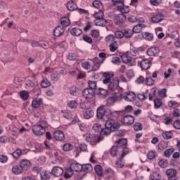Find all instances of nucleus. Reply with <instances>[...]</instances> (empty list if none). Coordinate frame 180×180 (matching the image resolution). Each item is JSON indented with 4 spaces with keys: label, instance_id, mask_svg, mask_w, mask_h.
Returning <instances> with one entry per match:
<instances>
[{
    "label": "nucleus",
    "instance_id": "nucleus-1",
    "mask_svg": "<svg viewBox=\"0 0 180 180\" xmlns=\"http://www.w3.org/2000/svg\"><path fill=\"white\" fill-rule=\"evenodd\" d=\"M96 116L98 119L105 122V126L107 129H110L112 131H116L120 127V124L117 122L120 117V111H112L105 105H101L97 108Z\"/></svg>",
    "mask_w": 180,
    "mask_h": 180
},
{
    "label": "nucleus",
    "instance_id": "nucleus-2",
    "mask_svg": "<svg viewBox=\"0 0 180 180\" xmlns=\"http://www.w3.org/2000/svg\"><path fill=\"white\" fill-rule=\"evenodd\" d=\"M114 75L112 72H105L103 74V77L105 78L103 80V84L108 86V89L110 94L117 92L119 89V79L113 78Z\"/></svg>",
    "mask_w": 180,
    "mask_h": 180
},
{
    "label": "nucleus",
    "instance_id": "nucleus-3",
    "mask_svg": "<svg viewBox=\"0 0 180 180\" xmlns=\"http://www.w3.org/2000/svg\"><path fill=\"white\" fill-rule=\"evenodd\" d=\"M46 127L47 122L46 121H41L32 127V133L34 134V136H43V134L46 133Z\"/></svg>",
    "mask_w": 180,
    "mask_h": 180
},
{
    "label": "nucleus",
    "instance_id": "nucleus-4",
    "mask_svg": "<svg viewBox=\"0 0 180 180\" xmlns=\"http://www.w3.org/2000/svg\"><path fill=\"white\" fill-rule=\"evenodd\" d=\"M121 58L124 64L128 67H136L137 65V58L131 57L129 53H124L121 56Z\"/></svg>",
    "mask_w": 180,
    "mask_h": 180
},
{
    "label": "nucleus",
    "instance_id": "nucleus-5",
    "mask_svg": "<svg viewBox=\"0 0 180 180\" xmlns=\"http://www.w3.org/2000/svg\"><path fill=\"white\" fill-rule=\"evenodd\" d=\"M137 98L136 93L131 91H128L124 94V99L127 102H134Z\"/></svg>",
    "mask_w": 180,
    "mask_h": 180
},
{
    "label": "nucleus",
    "instance_id": "nucleus-6",
    "mask_svg": "<svg viewBox=\"0 0 180 180\" xmlns=\"http://www.w3.org/2000/svg\"><path fill=\"white\" fill-rule=\"evenodd\" d=\"M152 64L153 63L151 62V60L147 58H144L139 62L141 68L145 71H146V70H150V68H151Z\"/></svg>",
    "mask_w": 180,
    "mask_h": 180
},
{
    "label": "nucleus",
    "instance_id": "nucleus-7",
    "mask_svg": "<svg viewBox=\"0 0 180 180\" xmlns=\"http://www.w3.org/2000/svg\"><path fill=\"white\" fill-rule=\"evenodd\" d=\"M166 175L167 176V180H176L178 177H176V175H178V171L175 169H168L166 171Z\"/></svg>",
    "mask_w": 180,
    "mask_h": 180
},
{
    "label": "nucleus",
    "instance_id": "nucleus-8",
    "mask_svg": "<svg viewBox=\"0 0 180 180\" xmlns=\"http://www.w3.org/2000/svg\"><path fill=\"white\" fill-rule=\"evenodd\" d=\"M82 95L85 99H92L95 95V91L91 89H84L82 91Z\"/></svg>",
    "mask_w": 180,
    "mask_h": 180
},
{
    "label": "nucleus",
    "instance_id": "nucleus-9",
    "mask_svg": "<svg viewBox=\"0 0 180 180\" xmlns=\"http://www.w3.org/2000/svg\"><path fill=\"white\" fill-rule=\"evenodd\" d=\"M20 165H21L22 171H29V169L32 168V162H30V160L27 159L21 160Z\"/></svg>",
    "mask_w": 180,
    "mask_h": 180
},
{
    "label": "nucleus",
    "instance_id": "nucleus-10",
    "mask_svg": "<svg viewBox=\"0 0 180 180\" xmlns=\"http://www.w3.org/2000/svg\"><path fill=\"white\" fill-rule=\"evenodd\" d=\"M147 54L150 57H157L160 54V48L157 46H152L147 50Z\"/></svg>",
    "mask_w": 180,
    "mask_h": 180
},
{
    "label": "nucleus",
    "instance_id": "nucleus-11",
    "mask_svg": "<svg viewBox=\"0 0 180 180\" xmlns=\"http://www.w3.org/2000/svg\"><path fill=\"white\" fill-rule=\"evenodd\" d=\"M114 22L115 25H117L118 26H122L124 22H126V16L123 14H119L115 16Z\"/></svg>",
    "mask_w": 180,
    "mask_h": 180
},
{
    "label": "nucleus",
    "instance_id": "nucleus-12",
    "mask_svg": "<svg viewBox=\"0 0 180 180\" xmlns=\"http://www.w3.org/2000/svg\"><path fill=\"white\" fill-rule=\"evenodd\" d=\"M122 122L125 126H130L134 123V117L133 115H125L122 120Z\"/></svg>",
    "mask_w": 180,
    "mask_h": 180
},
{
    "label": "nucleus",
    "instance_id": "nucleus-13",
    "mask_svg": "<svg viewBox=\"0 0 180 180\" xmlns=\"http://www.w3.org/2000/svg\"><path fill=\"white\" fill-rule=\"evenodd\" d=\"M164 20V15L161 13H158L154 14L151 17V22L152 23H160V22H162Z\"/></svg>",
    "mask_w": 180,
    "mask_h": 180
},
{
    "label": "nucleus",
    "instance_id": "nucleus-14",
    "mask_svg": "<svg viewBox=\"0 0 180 180\" xmlns=\"http://www.w3.org/2000/svg\"><path fill=\"white\" fill-rule=\"evenodd\" d=\"M53 139L56 140L57 141H63L64 139H65V136L64 135V132L63 131H56L53 133Z\"/></svg>",
    "mask_w": 180,
    "mask_h": 180
},
{
    "label": "nucleus",
    "instance_id": "nucleus-15",
    "mask_svg": "<svg viewBox=\"0 0 180 180\" xmlns=\"http://www.w3.org/2000/svg\"><path fill=\"white\" fill-rule=\"evenodd\" d=\"M66 8L68 11H70L71 12H72L78 9V6H77V3L75 1H74L73 0H71L67 3Z\"/></svg>",
    "mask_w": 180,
    "mask_h": 180
},
{
    "label": "nucleus",
    "instance_id": "nucleus-16",
    "mask_svg": "<svg viewBox=\"0 0 180 180\" xmlns=\"http://www.w3.org/2000/svg\"><path fill=\"white\" fill-rule=\"evenodd\" d=\"M52 174L54 175V176H61L64 174V169L60 167H54L52 169Z\"/></svg>",
    "mask_w": 180,
    "mask_h": 180
},
{
    "label": "nucleus",
    "instance_id": "nucleus-17",
    "mask_svg": "<svg viewBox=\"0 0 180 180\" xmlns=\"http://www.w3.org/2000/svg\"><path fill=\"white\" fill-rule=\"evenodd\" d=\"M70 169L73 172H79V171H82V165L79 163L73 162L70 165Z\"/></svg>",
    "mask_w": 180,
    "mask_h": 180
},
{
    "label": "nucleus",
    "instance_id": "nucleus-18",
    "mask_svg": "<svg viewBox=\"0 0 180 180\" xmlns=\"http://www.w3.org/2000/svg\"><path fill=\"white\" fill-rule=\"evenodd\" d=\"M94 115L95 112L91 109L87 108L83 112V117H84V119H91V117H94Z\"/></svg>",
    "mask_w": 180,
    "mask_h": 180
},
{
    "label": "nucleus",
    "instance_id": "nucleus-19",
    "mask_svg": "<svg viewBox=\"0 0 180 180\" xmlns=\"http://www.w3.org/2000/svg\"><path fill=\"white\" fill-rule=\"evenodd\" d=\"M65 30L64 27H63L62 26H58L56 27L54 30H53V34L54 36H56V37H60V36H62L63 34L64 33Z\"/></svg>",
    "mask_w": 180,
    "mask_h": 180
},
{
    "label": "nucleus",
    "instance_id": "nucleus-20",
    "mask_svg": "<svg viewBox=\"0 0 180 180\" xmlns=\"http://www.w3.org/2000/svg\"><path fill=\"white\" fill-rule=\"evenodd\" d=\"M12 172L13 174H15V175H20V174L23 172V169L20 164L13 166L12 167Z\"/></svg>",
    "mask_w": 180,
    "mask_h": 180
},
{
    "label": "nucleus",
    "instance_id": "nucleus-21",
    "mask_svg": "<svg viewBox=\"0 0 180 180\" xmlns=\"http://www.w3.org/2000/svg\"><path fill=\"white\" fill-rule=\"evenodd\" d=\"M43 103V99L41 98H35L32 101V108H34L35 109H39L40 108V105Z\"/></svg>",
    "mask_w": 180,
    "mask_h": 180
},
{
    "label": "nucleus",
    "instance_id": "nucleus-22",
    "mask_svg": "<svg viewBox=\"0 0 180 180\" xmlns=\"http://www.w3.org/2000/svg\"><path fill=\"white\" fill-rule=\"evenodd\" d=\"M0 58L2 60V61H6V63H8V61H9V51H3L1 53H0Z\"/></svg>",
    "mask_w": 180,
    "mask_h": 180
},
{
    "label": "nucleus",
    "instance_id": "nucleus-23",
    "mask_svg": "<svg viewBox=\"0 0 180 180\" xmlns=\"http://www.w3.org/2000/svg\"><path fill=\"white\" fill-rule=\"evenodd\" d=\"M109 49L111 53H115L119 49V44H117V41H114L110 44Z\"/></svg>",
    "mask_w": 180,
    "mask_h": 180
},
{
    "label": "nucleus",
    "instance_id": "nucleus-24",
    "mask_svg": "<svg viewBox=\"0 0 180 180\" xmlns=\"http://www.w3.org/2000/svg\"><path fill=\"white\" fill-rule=\"evenodd\" d=\"M95 25L96 26H101L103 27L108 25V21L104 18H98V20H96Z\"/></svg>",
    "mask_w": 180,
    "mask_h": 180
},
{
    "label": "nucleus",
    "instance_id": "nucleus-25",
    "mask_svg": "<svg viewBox=\"0 0 180 180\" xmlns=\"http://www.w3.org/2000/svg\"><path fill=\"white\" fill-rule=\"evenodd\" d=\"M70 94L72 96H78L80 94L79 89H78L77 86H72L70 89Z\"/></svg>",
    "mask_w": 180,
    "mask_h": 180
},
{
    "label": "nucleus",
    "instance_id": "nucleus-26",
    "mask_svg": "<svg viewBox=\"0 0 180 180\" xmlns=\"http://www.w3.org/2000/svg\"><path fill=\"white\" fill-rule=\"evenodd\" d=\"M60 24L62 26H65V27H67L71 25V21L70 20V18L68 17H63L60 19Z\"/></svg>",
    "mask_w": 180,
    "mask_h": 180
},
{
    "label": "nucleus",
    "instance_id": "nucleus-27",
    "mask_svg": "<svg viewBox=\"0 0 180 180\" xmlns=\"http://www.w3.org/2000/svg\"><path fill=\"white\" fill-rule=\"evenodd\" d=\"M70 33L72 36H81L82 34V30L74 27L71 30Z\"/></svg>",
    "mask_w": 180,
    "mask_h": 180
},
{
    "label": "nucleus",
    "instance_id": "nucleus-28",
    "mask_svg": "<svg viewBox=\"0 0 180 180\" xmlns=\"http://www.w3.org/2000/svg\"><path fill=\"white\" fill-rule=\"evenodd\" d=\"M94 131H95V133H102V125L101 124L98 123H96L93 125L92 127Z\"/></svg>",
    "mask_w": 180,
    "mask_h": 180
},
{
    "label": "nucleus",
    "instance_id": "nucleus-29",
    "mask_svg": "<svg viewBox=\"0 0 180 180\" xmlns=\"http://www.w3.org/2000/svg\"><path fill=\"white\" fill-rule=\"evenodd\" d=\"M94 169L92 167L91 164H86L82 165V171H84V172H91Z\"/></svg>",
    "mask_w": 180,
    "mask_h": 180
},
{
    "label": "nucleus",
    "instance_id": "nucleus-30",
    "mask_svg": "<svg viewBox=\"0 0 180 180\" xmlns=\"http://www.w3.org/2000/svg\"><path fill=\"white\" fill-rule=\"evenodd\" d=\"M105 174L108 178H113L115 175H116V173L115 171H113L112 169L108 168L105 170Z\"/></svg>",
    "mask_w": 180,
    "mask_h": 180
},
{
    "label": "nucleus",
    "instance_id": "nucleus-31",
    "mask_svg": "<svg viewBox=\"0 0 180 180\" xmlns=\"http://www.w3.org/2000/svg\"><path fill=\"white\" fill-rule=\"evenodd\" d=\"M142 36L145 40H148L149 41H151L153 39H154V35H153L152 33L150 32H143L142 33Z\"/></svg>",
    "mask_w": 180,
    "mask_h": 180
},
{
    "label": "nucleus",
    "instance_id": "nucleus-32",
    "mask_svg": "<svg viewBox=\"0 0 180 180\" xmlns=\"http://www.w3.org/2000/svg\"><path fill=\"white\" fill-rule=\"evenodd\" d=\"M51 176V173H50V172L45 171L41 174V180H49L50 179Z\"/></svg>",
    "mask_w": 180,
    "mask_h": 180
},
{
    "label": "nucleus",
    "instance_id": "nucleus-33",
    "mask_svg": "<svg viewBox=\"0 0 180 180\" xmlns=\"http://www.w3.org/2000/svg\"><path fill=\"white\" fill-rule=\"evenodd\" d=\"M119 151H120V148L117 146H112L111 148V151H110V154L112 157H116V155L119 154Z\"/></svg>",
    "mask_w": 180,
    "mask_h": 180
},
{
    "label": "nucleus",
    "instance_id": "nucleus-34",
    "mask_svg": "<svg viewBox=\"0 0 180 180\" xmlns=\"http://www.w3.org/2000/svg\"><path fill=\"white\" fill-rule=\"evenodd\" d=\"M119 11L121 13H129V12H130V8L129 6L122 4V6L119 7Z\"/></svg>",
    "mask_w": 180,
    "mask_h": 180
},
{
    "label": "nucleus",
    "instance_id": "nucleus-35",
    "mask_svg": "<svg viewBox=\"0 0 180 180\" xmlns=\"http://www.w3.org/2000/svg\"><path fill=\"white\" fill-rule=\"evenodd\" d=\"M143 27H144V25H142V24L135 25L133 27L132 32H134V33H140L141 32Z\"/></svg>",
    "mask_w": 180,
    "mask_h": 180
},
{
    "label": "nucleus",
    "instance_id": "nucleus-36",
    "mask_svg": "<svg viewBox=\"0 0 180 180\" xmlns=\"http://www.w3.org/2000/svg\"><path fill=\"white\" fill-rule=\"evenodd\" d=\"M118 147L126 148V147H127V140L126 139H120L118 141Z\"/></svg>",
    "mask_w": 180,
    "mask_h": 180
},
{
    "label": "nucleus",
    "instance_id": "nucleus-37",
    "mask_svg": "<svg viewBox=\"0 0 180 180\" xmlns=\"http://www.w3.org/2000/svg\"><path fill=\"white\" fill-rule=\"evenodd\" d=\"M174 151H175V149L173 148L167 149L164 152L165 157H166L167 158H169V157H171V155H172V153H174Z\"/></svg>",
    "mask_w": 180,
    "mask_h": 180
},
{
    "label": "nucleus",
    "instance_id": "nucleus-38",
    "mask_svg": "<svg viewBox=\"0 0 180 180\" xmlns=\"http://www.w3.org/2000/svg\"><path fill=\"white\" fill-rule=\"evenodd\" d=\"M95 171L98 176H102V175H103V170L102 169V166L99 165H96L95 167Z\"/></svg>",
    "mask_w": 180,
    "mask_h": 180
},
{
    "label": "nucleus",
    "instance_id": "nucleus-39",
    "mask_svg": "<svg viewBox=\"0 0 180 180\" xmlns=\"http://www.w3.org/2000/svg\"><path fill=\"white\" fill-rule=\"evenodd\" d=\"M111 95H113L112 97L114 98L115 101H122V94L117 91H115V92H113V94H111Z\"/></svg>",
    "mask_w": 180,
    "mask_h": 180
},
{
    "label": "nucleus",
    "instance_id": "nucleus-40",
    "mask_svg": "<svg viewBox=\"0 0 180 180\" xmlns=\"http://www.w3.org/2000/svg\"><path fill=\"white\" fill-rule=\"evenodd\" d=\"M50 85H51V83H50V81H49L47 79H44L41 82V86L42 88H49V86H50Z\"/></svg>",
    "mask_w": 180,
    "mask_h": 180
},
{
    "label": "nucleus",
    "instance_id": "nucleus-41",
    "mask_svg": "<svg viewBox=\"0 0 180 180\" xmlns=\"http://www.w3.org/2000/svg\"><path fill=\"white\" fill-rule=\"evenodd\" d=\"M150 180H161V174L158 172H155L150 176Z\"/></svg>",
    "mask_w": 180,
    "mask_h": 180
},
{
    "label": "nucleus",
    "instance_id": "nucleus-42",
    "mask_svg": "<svg viewBox=\"0 0 180 180\" xmlns=\"http://www.w3.org/2000/svg\"><path fill=\"white\" fill-rule=\"evenodd\" d=\"M74 148V146L71 143H65L63 146V150L64 151H71Z\"/></svg>",
    "mask_w": 180,
    "mask_h": 180
},
{
    "label": "nucleus",
    "instance_id": "nucleus-43",
    "mask_svg": "<svg viewBox=\"0 0 180 180\" xmlns=\"http://www.w3.org/2000/svg\"><path fill=\"white\" fill-rule=\"evenodd\" d=\"M123 32L124 37H126V39H130L133 36V30H125Z\"/></svg>",
    "mask_w": 180,
    "mask_h": 180
},
{
    "label": "nucleus",
    "instance_id": "nucleus-44",
    "mask_svg": "<svg viewBox=\"0 0 180 180\" xmlns=\"http://www.w3.org/2000/svg\"><path fill=\"white\" fill-rule=\"evenodd\" d=\"M147 157L148 160H154L157 157V152L155 150H150L148 153Z\"/></svg>",
    "mask_w": 180,
    "mask_h": 180
},
{
    "label": "nucleus",
    "instance_id": "nucleus-45",
    "mask_svg": "<svg viewBox=\"0 0 180 180\" xmlns=\"http://www.w3.org/2000/svg\"><path fill=\"white\" fill-rule=\"evenodd\" d=\"M111 62L112 64H115V65H120V63H122V60H120V58L117 56H114L111 59Z\"/></svg>",
    "mask_w": 180,
    "mask_h": 180
},
{
    "label": "nucleus",
    "instance_id": "nucleus-46",
    "mask_svg": "<svg viewBox=\"0 0 180 180\" xmlns=\"http://www.w3.org/2000/svg\"><path fill=\"white\" fill-rule=\"evenodd\" d=\"M68 106L70 108V109H75L77 106H78V103L74 100H72L68 102Z\"/></svg>",
    "mask_w": 180,
    "mask_h": 180
},
{
    "label": "nucleus",
    "instance_id": "nucleus-47",
    "mask_svg": "<svg viewBox=\"0 0 180 180\" xmlns=\"http://www.w3.org/2000/svg\"><path fill=\"white\" fill-rule=\"evenodd\" d=\"M134 130L135 131H140V130H143V124L140 122H136L134 124Z\"/></svg>",
    "mask_w": 180,
    "mask_h": 180
},
{
    "label": "nucleus",
    "instance_id": "nucleus-48",
    "mask_svg": "<svg viewBox=\"0 0 180 180\" xmlns=\"http://www.w3.org/2000/svg\"><path fill=\"white\" fill-rule=\"evenodd\" d=\"M108 94H110V92H109V90L108 91L107 89H99L98 95H101L102 98H105V96H106V95H108Z\"/></svg>",
    "mask_w": 180,
    "mask_h": 180
},
{
    "label": "nucleus",
    "instance_id": "nucleus-49",
    "mask_svg": "<svg viewBox=\"0 0 180 180\" xmlns=\"http://www.w3.org/2000/svg\"><path fill=\"white\" fill-rule=\"evenodd\" d=\"M154 106L155 109H158L159 108H161V106H162V101H161V100H160L159 98L155 99Z\"/></svg>",
    "mask_w": 180,
    "mask_h": 180
},
{
    "label": "nucleus",
    "instance_id": "nucleus-50",
    "mask_svg": "<svg viewBox=\"0 0 180 180\" xmlns=\"http://www.w3.org/2000/svg\"><path fill=\"white\" fill-rule=\"evenodd\" d=\"M12 155L13 158H15V160H18V158H19V157L22 155V150H20V149H17L15 151H14L12 153Z\"/></svg>",
    "mask_w": 180,
    "mask_h": 180
},
{
    "label": "nucleus",
    "instance_id": "nucleus-51",
    "mask_svg": "<svg viewBox=\"0 0 180 180\" xmlns=\"http://www.w3.org/2000/svg\"><path fill=\"white\" fill-rule=\"evenodd\" d=\"M145 82L147 85H148L149 86H151V85H154V83L155 82V81L153 79V77H149L146 78Z\"/></svg>",
    "mask_w": 180,
    "mask_h": 180
},
{
    "label": "nucleus",
    "instance_id": "nucleus-52",
    "mask_svg": "<svg viewBox=\"0 0 180 180\" xmlns=\"http://www.w3.org/2000/svg\"><path fill=\"white\" fill-rule=\"evenodd\" d=\"M20 96L23 99V101H26V99L29 98V92L27 91H22L20 93Z\"/></svg>",
    "mask_w": 180,
    "mask_h": 180
},
{
    "label": "nucleus",
    "instance_id": "nucleus-53",
    "mask_svg": "<svg viewBox=\"0 0 180 180\" xmlns=\"http://www.w3.org/2000/svg\"><path fill=\"white\" fill-rule=\"evenodd\" d=\"M105 40L106 43H113L115 41V35L109 34L105 38Z\"/></svg>",
    "mask_w": 180,
    "mask_h": 180
},
{
    "label": "nucleus",
    "instance_id": "nucleus-54",
    "mask_svg": "<svg viewBox=\"0 0 180 180\" xmlns=\"http://www.w3.org/2000/svg\"><path fill=\"white\" fill-rule=\"evenodd\" d=\"M112 131H113L112 129H110V128L105 127V129L103 128L101 131V134H103V136H109V134H110Z\"/></svg>",
    "mask_w": 180,
    "mask_h": 180
},
{
    "label": "nucleus",
    "instance_id": "nucleus-55",
    "mask_svg": "<svg viewBox=\"0 0 180 180\" xmlns=\"http://www.w3.org/2000/svg\"><path fill=\"white\" fill-rule=\"evenodd\" d=\"M93 6L96 8V9H101V8H103V6L102 5V2L95 0L93 1Z\"/></svg>",
    "mask_w": 180,
    "mask_h": 180
},
{
    "label": "nucleus",
    "instance_id": "nucleus-56",
    "mask_svg": "<svg viewBox=\"0 0 180 180\" xmlns=\"http://www.w3.org/2000/svg\"><path fill=\"white\" fill-rule=\"evenodd\" d=\"M162 137L166 140H169V139H172V132L166 131L162 134Z\"/></svg>",
    "mask_w": 180,
    "mask_h": 180
},
{
    "label": "nucleus",
    "instance_id": "nucleus-57",
    "mask_svg": "<svg viewBox=\"0 0 180 180\" xmlns=\"http://www.w3.org/2000/svg\"><path fill=\"white\" fill-rule=\"evenodd\" d=\"M88 84L89 86V89H92L93 91H94V89L96 88V82L89 80L88 82Z\"/></svg>",
    "mask_w": 180,
    "mask_h": 180
},
{
    "label": "nucleus",
    "instance_id": "nucleus-58",
    "mask_svg": "<svg viewBox=\"0 0 180 180\" xmlns=\"http://www.w3.org/2000/svg\"><path fill=\"white\" fill-rule=\"evenodd\" d=\"M167 147H168V145L165 141H161L158 144V149L159 150H165V148H167Z\"/></svg>",
    "mask_w": 180,
    "mask_h": 180
},
{
    "label": "nucleus",
    "instance_id": "nucleus-59",
    "mask_svg": "<svg viewBox=\"0 0 180 180\" xmlns=\"http://www.w3.org/2000/svg\"><path fill=\"white\" fill-rule=\"evenodd\" d=\"M74 174V172L71 170V169H68L65 173V179H68L69 178H71V176Z\"/></svg>",
    "mask_w": 180,
    "mask_h": 180
},
{
    "label": "nucleus",
    "instance_id": "nucleus-60",
    "mask_svg": "<svg viewBox=\"0 0 180 180\" xmlns=\"http://www.w3.org/2000/svg\"><path fill=\"white\" fill-rule=\"evenodd\" d=\"M115 37L116 39H123V37H124V34L122 31H117L115 33Z\"/></svg>",
    "mask_w": 180,
    "mask_h": 180
},
{
    "label": "nucleus",
    "instance_id": "nucleus-61",
    "mask_svg": "<svg viewBox=\"0 0 180 180\" xmlns=\"http://www.w3.org/2000/svg\"><path fill=\"white\" fill-rule=\"evenodd\" d=\"M94 18H95L96 20L103 18V11H99L98 12L94 14Z\"/></svg>",
    "mask_w": 180,
    "mask_h": 180
},
{
    "label": "nucleus",
    "instance_id": "nucleus-62",
    "mask_svg": "<svg viewBox=\"0 0 180 180\" xmlns=\"http://www.w3.org/2000/svg\"><path fill=\"white\" fill-rule=\"evenodd\" d=\"M116 166L117 167V168H123L124 167V162H123L122 158L117 160Z\"/></svg>",
    "mask_w": 180,
    "mask_h": 180
},
{
    "label": "nucleus",
    "instance_id": "nucleus-63",
    "mask_svg": "<svg viewBox=\"0 0 180 180\" xmlns=\"http://www.w3.org/2000/svg\"><path fill=\"white\" fill-rule=\"evenodd\" d=\"M126 75L128 78H133L134 77V70L129 69L126 72Z\"/></svg>",
    "mask_w": 180,
    "mask_h": 180
},
{
    "label": "nucleus",
    "instance_id": "nucleus-64",
    "mask_svg": "<svg viewBox=\"0 0 180 180\" xmlns=\"http://www.w3.org/2000/svg\"><path fill=\"white\" fill-rule=\"evenodd\" d=\"M91 36L96 39V37H99V31L98 30H93L91 32Z\"/></svg>",
    "mask_w": 180,
    "mask_h": 180
}]
</instances>
